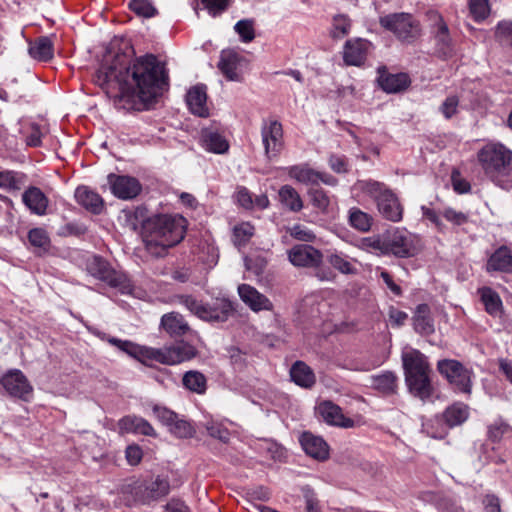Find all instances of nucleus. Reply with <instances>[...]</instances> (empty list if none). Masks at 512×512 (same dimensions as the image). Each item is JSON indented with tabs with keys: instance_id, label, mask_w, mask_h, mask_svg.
I'll return each mask as SVG.
<instances>
[{
	"instance_id": "1",
	"label": "nucleus",
	"mask_w": 512,
	"mask_h": 512,
	"mask_svg": "<svg viewBox=\"0 0 512 512\" xmlns=\"http://www.w3.org/2000/svg\"><path fill=\"white\" fill-rule=\"evenodd\" d=\"M167 75L154 55H145L128 63L124 54L106 55L97 69L95 83L102 88L117 87L122 96L143 103L154 101L165 85Z\"/></svg>"
},
{
	"instance_id": "2",
	"label": "nucleus",
	"mask_w": 512,
	"mask_h": 512,
	"mask_svg": "<svg viewBox=\"0 0 512 512\" xmlns=\"http://www.w3.org/2000/svg\"><path fill=\"white\" fill-rule=\"evenodd\" d=\"M187 220L179 214H158L144 224L143 242L149 254L163 257L185 236Z\"/></svg>"
},
{
	"instance_id": "3",
	"label": "nucleus",
	"mask_w": 512,
	"mask_h": 512,
	"mask_svg": "<svg viewBox=\"0 0 512 512\" xmlns=\"http://www.w3.org/2000/svg\"><path fill=\"white\" fill-rule=\"evenodd\" d=\"M401 358L405 381L410 392L421 400L429 399L433 388L430 380L432 370L427 357L417 349L406 348Z\"/></svg>"
},
{
	"instance_id": "4",
	"label": "nucleus",
	"mask_w": 512,
	"mask_h": 512,
	"mask_svg": "<svg viewBox=\"0 0 512 512\" xmlns=\"http://www.w3.org/2000/svg\"><path fill=\"white\" fill-rule=\"evenodd\" d=\"M484 174L494 183L512 164V151L501 143H488L477 153Z\"/></svg>"
},
{
	"instance_id": "5",
	"label": "nucleus",
	"mask_w": 512,
	"mask_h": 512,
	"mask_svg": "<svg viewBox=\"0 0 512 512\" xmlns=\"http://www.w3.org/2000/svg\"><path fill=\"white\" fill-rule=\"evenodd\" d=\"M180 303L191 313L205 321L224 322L234 313L233 303L226 298H216L204 304L192 296H181Z\"/></svg>"
},
{
	"instance_id": "6",
	"label": "nucleus",
	"mask_w": 512,
	"mask_h": 512,
	"mask_svg": "<svg viewBox=\"0 0 512 512\" xmlns=\"http://www.w3.org/2000/svg\"><path fill=\"white\" fill-rule=\"evenodd\" d=\"M86 269L91 276L118 289L122 294H128L132 290V284L127 275L115 270L107 260L100 256L90 257L86 262Z\"/></svg>"
},
{
	"instance_id": "7",
	"label": "nucleus",
	"mask_w": 512,
	"mask_h": 512,
	"mask_svg": "<svg viewBox=\"0 0 512 512\" xmlns=\"http://www.w3.org/2000/svg\"><path fill=\"white\" fill-rule=\"evenodd\" d=\"M380 24L402 41L410 42L420 33L418 24L407 13H395L381 17Z\"/></svg>"
},
{
	"instance_id": "8",
	"label": "nucleus",
	"mask_w": 512,
	"mask_h": 512,
	"mask_svg": "<svg viewBox=\"0 0 512 512\" xmlns=\"http://www.w3.org/2000/svg\"><path fill=\"white\" fill-rule=\"evenodd\" d=\"M437 368L439 373L443 375L455 389L470 394L472 373L459 361L444 359L438 362Z\"/></svg>"
},
{
	"instance_id": "9",
	"label": "nucleus",
	"mask_w": 512,
	"mask_h": 512,
	"mask_svg": "<svg viewBox=\"0 0 512 512\" xmlns=\"http://www.w3.org/2000/svg\"><path fill=\"white\" fill-rule=\"evenodd\" d=\"M261 138L265 155L268 159L276 158L284 147L283 126L276 119L263 120Z\"/></svg>"
},
{
	"instance_id": "10",
	"label": "nucleus",
	"mask_w": 512,
	"mask_h": 512,
	"mask_svg": "<svg viewBox=\"0 0 512 512\" xmlns=\"http://www.w3.org/2000/svg\"><path fill=\"white\" fill-rule=\"evenodd\" d=\"M154 355L153 363L176 365L194 358L196 350L192 345L181 342L169 347L154 348Z\"/></svg>"
},
{
	"instance_id": "11",
	"label": "nucleus",
	"mask_w": 512,
	"mask_h": 512,
	"mask_svg": "<svg viewBox=\"0 0 512 512\" xmlns=\"http://www.w3.org/2000/svg\"><path fill=\"white\" fill-rule=\"evenodd\" d=\"M387 246L388 254L400 258L412 257L418 251V239L407 231L397 229L387 236Z\"/></svg>"
},
{
	"instance_id": "12",
	"label": "nucleus",
	"mask_w": 512,
	"mask_h": 512,
	"mask_svg": "<svg viewBox=\"0 0 512 512\" xmlns=\"http://www.w3.org/2000/svg\"><path fill=\"white\" fill-rule=\"evenodd\" d=\"M170 484L168 479L157 476L155 479L145 481L136 488V499L142 503L157 501L169 494Z\"/></svg>"
},
{
	"instance_id": "13",
	"label": "nucleus",
	"mask_w": 512,
	"mask_h": 512,
	"mask_svg": "<svg viewBox=\"0 0 512 512\" xmlns=\"http://www.w3.org/2000/svg\"><path fill=\"white\" fill-rule=\"evenodd\" d=\"M108 183L113 195L123 200L135 198L142 189L140 182L131 176L109 174Z\"/></svg>"
},
{
	"instance_id": "14",
	"label": "nucleus",
	"mask_w": 512,
	"mask_h": 512,
	"mask_svg": "<svg viewBox=\"0 0 512 512\" xmlns=\"http://www.w3.org/2000/svg\"><path fill=\"white\" fill-rule=\"evenodd\" d=\"M3 389L12 397L26 399L32 387L26 376L18 369L7 372L0 380Z\"/></svg>"
},
{
	"instance_id": "15",
	"label": "nucleus",
	"mask_w": 512,
	"mask_h": 512,
	"mask_svg": "<svg viewBox=\"0 0 512 512\" xmlns=\"http://www.w3.org/2000/svg\"><path fill=\"white\" fill-rule=\"evenodd\" d=\"M289 261L298 267H316L323 259L322 253L311 245L298 244L288 251Z\"/></svg>"
},
{
	"instance_id": "16",
	"label": "nucleus",
	"mask_w": 512,
	"mask_h": 512,
	"mask_svg": "<svg viewBox=\"0 0 512 512\" xmlns=\"http://www.w3.org/2000/svg\"><path fill=\"white\" fill-rule=\"evenodd\" d=\"M238 294L243 303L253 312L272 311L274 308L272 301L268 297L249 284L239 285Z\"/></svg>"
},
{
	"instance_id": "17",
	"label": "nucleus",
	"mask_w": 512,
	"mask_h": 512,
	"mask_svg": "<svg viewBox=\"0 0 512 512\" xmlns=\"http://www.w3.org/2000/svg\"><path fill=\"white\" fill-rule=\"evenodd\" d=\"M371 49V43L362 38L346 41L343 47V60L349 66H361Z\"/></svg>"
},
{
	"instance_id": "18",
	"label": "nucleus",
	"mask_w": 512,
	"mask_h": 512,
	"mask_svg": "<svg viewBox=\"0 0 512 512\" xmlns=\"http://www.w3.org/2000/svg\"><path fill=\"white\" fill-rule=\"evenodd\" d=\"M109 343L116 346L121 351L147 366H152L154 359V348L141 346L128 340L110 338Z\"/></svg>"
},
{
	"instance_id": "19",
	"label": "nucleus",
	"mask_w": 512,
	"mask_h": 512,
	"mask_svg": "<svg viewBox=\"0 0 512 512\" xmlns=\"http://www.w3.org/2000/svg\"><path fill=\"white\" fill-rule=\"evenodd\" d=\"M299 441L305 453L310 457L319 461L328 459L329 446L322 437L311 432H303Z\"/></svg>"
},
{
	"instance_id": "20",
	"label": "nucleus",
	"mask_w": 512,
	"mask_h": 512,
	"mask_svg": "<svg viewBox=\"0 0 512 512\" xmlns=\"http://www.w3.org/2000/svg\"><path fill=\"white\" fill-rule=\"evenodd\" d=\"M485 269L488 273L512 272V250L508 246H500L487 259Z\"/></svg>"
},
{
	"instance_id": "21",
	"label": "nucleus",
	"mask_w": 512,
	"mask_h": 512,
	"mask_svg": "<svg viewBox=\"0 0 512 512\" xmlns=\"http://www.w3.org/2000/svg\"><path fill=\"white\" fill-rule=\"evenodd\" d=\"M380 214L391 222H399L403 218V207L398 197L390 190L384 192L377 202Z\"/></svg>"
},
{
	"instance_id": "22",
	"label": "nucleus",
	"mask_w": 512,
	"mask_h": 512,
	"mask_svg": "<svg viewBox=\"0 0 512 512\" xmlns=\"http://www.w3.org/2000/svg\"><path fill=\"white\" fill-rule=\"evenodd\" d=\"M316 410L327 424L345 428L353 425V421L346 418L342 413V409L331 401L319 403Z\"/></svg>"
},
{
	"instance_id": "23",
	"label": "nucleus",
	"mask_w": 512,
	"mask_h": 512,
	"mask_svg": "<svg viewBox=\"0 0 512 512\" xmlns=\"http://www.w3.org/2000/svg\"><path fill=\"white\" fill-rule=\"evenodd\" d=\"M434 20L435 23L433 26V33L436 41L437 51L442 56L448 57L452 54L453 51L449 28L441 15L435 13Z\"/></svg>"
},
{
	"instance_id": "24",
	"label": "nucleus",
	"mask_w": 512,
	"mask_h": 512,
	"mask_svg": "<svg viewBox=\"0 0 512 512\" xmlns=\"http://www.w3.org/2000/svg\"><path fill=\"white\" fill-rule=\"evenodd\" d=\"M186 102L189 110L200 117L209 116L207 106V93L205 85H196L189 89L186 95Z\"/></svg>"
},
{
	"instance_id": "25",
	"label": "nucleus",
	"mask_w": 512,
	"mask_h": 512,
	"mask_svg": "<svg viewBox=\"0 0 512 512\" xmlns=\"http://www.w3.org/2000/svg\"><path fill=\"white\" fill-rule=\"evenodd\" d=\"M75 198L79 205L93 214H100L104 208L102 197L87 186H79L75 191Z\"/></svg>"
},
{
	"instance_id": "26",
	"label": "nucleus",
	"mask_w": 512,
	"mask_h": 512,
	"mask_svg": "<svg viewBox=\"0 0 512 512\" xmlns=\"http://www.w3.org/2000/svg\"><path fill=\"white\" fill-rule=\"evenodd\" d=\"M23 203L36 215H45L48 207V198L40 188L31 186L22 194Z\"/></svg>"
},
{
	"instance_id": "27",
	"label": "nucleus",
	"mask_w": 512,
	"mask_h": 512,
	"mask_svg": "<svg viewBox=\"0 0 512 512\" xmlns=\"http://www.w3.org/2000/svg\"><path fill=\"white\" fill-rule=\"evenodd\" d=\"M118 425L121 433H135L145 436H156V432L152 425L141 417L125 416L119 420Z\"/></svg>"
},
{
	"instance_id": "28",
	"label": "nucleus",
	"mask_w": 512,
	"mask_h": 512,
	"mask_svg": "<svg viewBox=\"0 0 512 512\" xmlns=\"http://www.w3.org/2000/svg\"><path fill=\"white\" fill-rule=\"evenodd\" d=\"M414 330L421 335H431L435 331L431 309L427 304H419L413 315Z\"/></svg>"
},
{
	"instance_id": "29",
	"label": "nucleus",
	"mask_w": 512,
	"mask_h": 512,
	"mask_svg": "<svg viewBox=\"0 0 512 512\" xmlns=\"http://www.w3.org/2000/svg\"><path fill=\"white\" fill-rule=\"evenodd\" d=\"M28 52L37 61H49L54 56V42L49 36L38 37L29 43Z\"/></svg>"
},
{
	"instance_id": "30",
	"label": "nucleus",
	"mask_w": 512,
	"mask_h": 512,
	"mask_svg": "<svg viewBox=\"0 0 512 512\" xmlns=\"http://www.w3.org/2000/svg\"><path fill=\"white\" fill-rule=\"evenodd\" d=\"M27 181V176L20 171L0 169V189L12 193L21 190Z\"/></svg>"
},
{
	"instance_id": "31",
	"label": "nucleus",
	"mask_w": 512,
	"mask_h": 512,
	"mask_svg": "<svg viewBox=\"0 0 512 512\" xmlns=\"http://www.w3.org/2000/svg\"><path fill=\"white\" fill-rule=\"evenodd\" d=\"M290 377L296 385L303 388H311L316 382L313 370L303 361H296L292 365Z\"/></svg>"
},
{
	"instance_id": "32",
	"label": "nucleus",
	"mask_w": 512,
	"mask_h": 512,
	"mask_svg": "<svg viewBox=\"0 0 512 512\" xmlns=\"http://www.w3.org/2000/svg\"><path fill=\"white\" fill-rule=\"evenodd\" d=\"M161 326L170 336L175 337L185 335L190 329L184 317L177 312L164 314L161 318Z\"/></svg>"
},
{
	"instance_id": "33",
	"label": "nucleus",
	"mask_w": 512,
	"mask_h": 512,
	"mask_svg": "<svg viewBox=\"0 0 512 512\" xmlns=\"http://www.w3.org/2000/svg\"><path fill=\"white\" fill-rule=\"evenodd\" d=\"M380 87L387 93H398L406 89L410 83L406 73L381 74L378 78Z\"/></svg>"
},
{
	"instance_id": "34",
	"label": "nucleus",
	"mask_w": 512,
	"mask_h": 512,
	"mask_svg": "<svg viewBox=\"0 0 512 512\" xmlns=\"http://www.w3.org/2000/svg\"><path fill=\"white\" fill-rule=\"evenodd\" d=\"M201 142L205 150L216 154L225 153L229 148L224 136L213 130H204L201 134Z\"/></svg>"
},
{
	"instance_id": "35",
	"label": "nucleus",
	"mask_w": 512,
	"mask_h": 512,
	"mask_svg": "<svg viewBox=\"0 0 512 512\" xmlns=\"http://www.w3.org/2000/svg\"><path fill=\"white\" fill-rule=\"evenodd\" d=\"M288 175L300 183L314 185L319 183L321 173L313 170L308 165L302 164L289 167Z\"/></svg>"
},
{
	"instance_id": "36",
	"label": "nucleus",
	"mask_w": 512,
	"mask_h": 512,
	"mask_svg": "<svg viewBox=\"0 0 512 512\" xmlns=\"http://www.w3.org/2000/svg\"><path fill=\"white\" fill-rule=\"evenodd\" d=\"M278 197L283 206L292 212H299L303 208V201L296 191L290 185H284L279 189Z\"/></svg>"
},
{
	"instance_id": "37",
	"label": "nucleus",
	"mask_w": 512,
	"mask_h": 512,
	"mask_svg": "<svg viewBox=\"0 0 512 512\" xmlns=\"http://www.w3.org/2000/svg\"><path fill=\"white\" fill-rule=\"evenodd\" d=\"M485 310L492 316H499L502 312V301L499 294L489 287L478 290Z\"/></svg>"
},
{
	"instance_id": "38",
	"label": "nucleus",
	"mask_w": 512,
	"mask_h": 512,
	"mask_svg": "<svg viewBox=\"0 0 512 512\" xmlns=\"http://www.w3.org/2000/svg\"><path fill=\"white\" fill-rule=\"evenodd\" d=\"M468 415V406L462 403H456L445 410L443 417L449 427H454L465 422Z\"/></svg>"
},
{
	"instance_id": "39",
	"label": "nucleus",
	"mask_w": 512,
	"mask_h": 512,
	"mask_svg": "<svg viewBox=\"0 0 512 512\" xmlns=\"http://www.w3.org/2000/svg\"><path fill=\"white\" fill-rule=\"evenodd\" d=\"M239 57L234 52H223L219 62V68L229 80H238Z\"/></svg>"
},
{
	"instance_id": "40",
	"label": "nucleus",
	"mask_w": 512,
	"mask_h": 512,
	"mask_svg": "<svg viewBox=\"0 0 512 512\" xmlns=\"http://www.w3.org/2000/svg\"><path fill=\"white\" fill-rule=\"evenodd\" d=\"M354 189L369 195L376 202L379 201L384 192L390 191L384 184L373 180H360L355 183Z\"/></svg>"
},
{
	"instance_id": "41",
	"label": "nucleus",
	"mask_w": 512,
	"mask_h": 512,
	"mask_svg": "<svg viewBox=\"0 0 512 512\" xmlns=\"http://www.w3.org/2000/svg\"><path fill=\"white\" fill-rule=\"evenodd\" d=\"M360 247L376 255H388L387 237L369 236L361 239Z\"/></svg>"
},
{
	"instance_id": "42",
	"label": "nucleus",
	"mask_w": 512,
	"mask_h": 512,
	"mask_svg": "<svg viewBox=\"0 0 512 512\" xmlns=\"http://www.w3.org/2000/svg\"><path fill=\"white\" fill-rule=\"evenodd\" d=\"M372 384L375 389L386 393H394L397 388V376L390 371L384 372L372 378Z\"/></svg>"
},
{
	"instance_id": "43",
	"label": "nucleus",
	"mask_w": 512,
	"mask_h": 512,
	"mask_svg": "<svg viewBox=\"0 0 512 512\" xmlns=\"http://www.w3.org/2000/svg\"><path fill=\"white\" fill-rule=\"evenodd\" d=\"M183 385L190 391L203 394L206 391V377L198 371H188L182 379Z\"/></svg>"
},
{
	"instance_id": "44",
	"label": "nucleus",
	"mask_w": 512,
	"mask_h": 512,
	"mask_svg": "<svg viewBox=\"0 0 512 512\" xmlns=\"http://www.w3.org/2000/svg\"><path fill=\"white\" fill-rule=\"evenodd\" d=\"M351 20L345 14H338L333 17L330 36L333 39H342L350 33Z\"/></svg>"
},
{
	"instance_id": "45",
	"label": "nucleus",
	"mask_w": 512,
	"mask_h": 512,
	"mask_svg": "<svg viewBox=\"0 0 512 512\" xmlns=\"http://www.w3.org/2000/svg\"><path fill=\"white\" fill-rule=\"evenodd\" d=\"M350 225L362 232H367L372 225V218L358 208H351L349 211Z\"/></svg>"
},
{
	"instance_id": "46",
	"label": "nucleus",
	"mask_w": 512,
	"mask_h": 512,
	"mask_svg": "<svg viewBox=\"0 0 512 512\" xmlns=\"http://www.w3.org/2000/svg\"><path fill=\"white\" fill-rule=\"evenodd\" d=\"M254 226L249 222H242L233 228V243L237 247L246 245L254 235Z\"/></svg>"
},
{
	"instance_id": "47",
	"label": "nucleus",
	"mask_w": 512,
	"mask_h": 512,
	"mask_svg": "<svg viewBox=\"0 0 512 512\" xmlns=\"http://www.w3.org/2000/svg\"><path fill=\"white\" fill-rule=\"evenodd\" d=\"M469 12L476 22L484 21L490 14L489 0H469Z\"/></svg>"
},
{
	"instance_id": "48",
	"label": "nucleus",
	"mask_w": 512,
	"mask_h": 512,
	"mask_svg": "<svg viewBox=\"0 0 512 512\" xmlns=\"http://www.w3.org/2000/svg\"><path fill=\"white\" fill-rule=\"evenodd\" d=\"M495 38L505 46L512 48V21L502 20L495 27Z\"/></svg>"
},
{
	"instance_id": "49",
	"label": "nucleus",
	"mask_w": 512,
	"mask_h": 512,
	"mask_svg": "<svg viewBox=\"0 0 512 512\" xmlns=\"http://www.w3.org/2000/svg\"><path fill=\"white\" fill-rule=\"evenodd\" d=\"M129 8L138 16L151 18L157 14V9L150 0H131Z\"/></svg>"
},
{
	"instance_id": "50",
	"label": "nucleus",
	"mask_w": 512,
	"mask_h": 512,
	"mask_svg": "<svg viewBox=\"0 0 512 512\" xmlns=\"http://www.w3.org/2000/svg\"><path fill=\"white\" fill-rule=\"evenodd\" d=\"M28 240L30 244L36 248L48 250L50 246V238L43 228H33L28 232Z\"/></svg>"
},
{
	"instance_id": "51",
	"label": "nucleus",
	"mask_w": 512,
	"mask_h": 512,
	"mask_svg": "<svg viewBox=\"0 0 512 512\" xmlns=\"http://www.w3.org/2000/svg\"><path fill=\"white\" fill-rule=\"evenodd\" d=\"M512 432L511 426L502 419H497L488 426V438L492 442H499L504 435Z\"/></svg>"
},
{
	"instance_id": "52",
	"label": "nucleus",
	"mask_w": 512,
	"mask_h": 512,
	"mask_svg": "<svg viewBox=\"0 0 512 512\" xmlns=\"http://www.w3.org/2000/svg\"><path fill=\"white\" fill-rule=\"evenodd\" d=\"M169 431L178 438L192 437L195 432L191 423L184 419H179L178 416L169 427Z\"/></svg>"
},
{
	"instance_id": "53",
	"label": "nucleus",
	"mask_w": 512,
	"mask_h": 512,
	"mask_svg": "<svg viewBox=\"0 0 512 512\" xmlns=\"http://www.w3.org/2000/svg\"><path fill=\"white\" fill-rule=\"evenodd\" d=\"M312 205L319 211L326 213L330 205V198L323 189L312 188L309 190Z\"/></svg>"
},
{
	"instance_id": "54",
	"label": "nucleus",
	"mask_w": 512,
	"mask_h": 512,
	"mask_svg": "<svg viewBox=\"0 0 512 512\" xmlns=\"http://www.w3.org/2000/svg\"><path fill=\"white\" fill-rule=\"evenodd\" d=\"M26 133V144L31 147H38L42 143V136L46 133V128L36 123H31L27 127Z\"/></svg>"
},
{
	"instance_id": "55",
	"label": "nucleus",
	"mask_w": 512,
	"mask_h": 512,
	"mask_svg": "<svg viewBox=\"0 0 512 512\" xmlns=\"http://www.w3.org/2000/svg\"><path fill=\"white\" fill-rule=\"evenodd\" d=\"M234 29L240 36L242 42L248 43L255 38L254 23L252 20H240L235 24Z\"/></svg>"
},
{
	"instance_id": "56",
	"label": "nucleus",
	"mask_w": 512,
	"mask_h": 512,
	"mask_svg": "<svg viewBox=\"0 0 512 512\" xmlns=\"http://www.w3.org/2000/svg\"><path fill=\"white\" fill-rule=\"evenodd\" d=\"M329 263L343 274L356 273V268L352 263L340 254H331L329 256Z\"/></svg>"
},
{
	"instance_id": "57",
	"label": "nucleus",
	"mask_w": 512,
	"mask_h": 512,
	"mask_svg": "<svg viewBox=\"0 0 512 512\" xmlns=\"http://www.w3.org/2000/svg\"><path fill=\"white\" fill-rule=\"evenodd\" d=\"M458 106L459 98L451 95L444 100L439 109L446 119H450L458 112Z\"/></svg>"
},
{
	"instance_id": "58",
	"label": "nucleus",
	"mask_w": 512,
	"mask_h": 512,
	"mask_svg": "<svg viewBox=\"0 0 512 512\" xmlns=\"http://www.w3.org/2000/svg\"><path fill=\"white\" fill-rule=\"evenodd\" d=\"M290 235L300 241L312 242L315 240V234L307 227L297 224L289 229Z\"/></svg>"
},
{
	"instance_id": "59",
	"label": "nucleus",
	"mask_w": 512,
	"mask_h": 512,
	"mask_svg": "<svg viewBox=\"0 0 512 512\" xmlns=\"http://www.w3.org/2000/svg\"><path fill=\"white\" fill-rule=\"evenodd\" d=\"M441 214L447 221L457 226L468 222V216L465 213L456 211L453 208H445Z\"/></svg>"
},
{
	"instance_id": "60",
	"label": "nucleus",
	"mask_w": 512,
	"mask_h": 512,
	"mask_svg": "<svg viewBox=\"0 0 512 512\" xmlns=\"http://www.w3.org/2000/svg\"><path fill=\"white\" fill-rule=\"evenodd\" d=\"M207 432L208 434L216 439H219L223 442H227L229 440L230 433L228 429H226L223 425L215 422H211L207 424Z\"/></svg>"
},
{
	"instance_id": "61",
	"label": "nucleus",
	"mask_w": 512,
	"mask_h": 512,
	"mask_svg": "<svg viewBox=\"0 0 512 512\" xmlns=\"http://www.w3.org/2000/svg\"><path fill=\"white\" fill-rule=\"evenodd\" d=\"M305 504H306V511L307 512H321V508L318 502V499L316 498V495L314 491L309 487H304L302 489Z\"/></svg>"
},
{
	"instance_id": "62",
	"label": "nucleus",
	"mask_w": 512,
	"mask_h": 512,
	"mask_svg": "<svg viewBox=\"0 0 512 512\" xmlns=\"http://www.w3.org/2000/svg\"><path fill=\"white\" fill-rule=\"evenodd\" d=\"M236 199L239 205L245 209L254 208L253 196L245 187H239L236 193Z\"/></svg>"
},
{
	"instance_id": "63",
	"label": "nucleus",
	"mask_w": 512,
	"mask_h": 512,
	"mask_svg": "<svg viewBox=\"0 0 512 512\" xmlns=\"http://www.w3.org/2000/svg\"><path fill=\"white\" fill-rule=\"evenodd\" d=\"M485 512H501L500 500L493 494H487L482 499Z\"/></svg>"
},
{
	"instance_id": "64",
	"label": "nucleus",
	"mask_w": 512,
	"mask_h": 512,
	"mask_svg": "<svg viewBox=\"0 0 512 512\" xmlns=\"http://www.w3.org/2000/svg\"><path fill=\"white\" fill-rule=\"evenodd\" d=\"M495 185L505 190L512 189V164L494 182Z\"/></svg>"
}]
</instances>
